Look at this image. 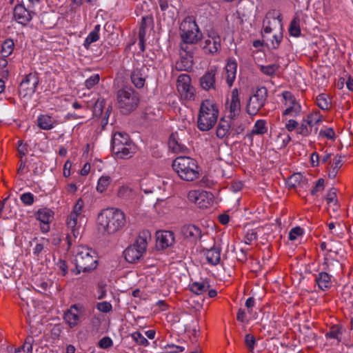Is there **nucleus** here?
<instances>
[{"instance_id": "37", "label": "nucleus", "mask_w": 353, "mask_h": 353, "mask_svg": "<svg viewBox=\"0 0 353 353\" xmlns=\"http://www.w3.org/2000/svg\"><path fill=\"white\" fill-rule=\"evenodd\" d=\"M288 31L290 36L292 37H297L301 34L300 18L299 16H295L292 20Z\"/></svg>"}, {"instance_id": "48", "label": "nucleus", "mask_w": 353, "mask_h": 353, "mask_svg": "<svg viewBox=\"0 0 353 353\" xmlns=\"http://www.w3.org/2000/svg\"><path fill=\"white\" fill-rule=\"evenodd\" d=\"M305 120L309 126L312 127L319 123L321 121V117L317 112H316L314 114H310L307 115Z\"/></svg>"}, {"instance_id": "28", "label": "nucleus", "mask_w": 353, "mask_h": 353, "mask_svg": "<svg viewBox=\"0 0 353 353\" xmlns=\"http://www.w3.org/2000/svg\"><path fill=\"white\" fill-rule=\"evenodd\" d=\"M105 101L102 100H97L93 108V114L95 117H101L103 116L102 124L106 125L108 122V117L110 114V109L108 108L105 111L104 115H103V110L105 105Z\"/></svg>"}, {"instance_id": "63", "label": "nucleus", "mask_w": 353, "mask_h": 353, "mask_svg": "<svg viewBox=\"0 0 353 353\" xmlns=\"http://www.w3.org/2000/svg\"><path fill=\"white\" fill-rule=\"evenodd\" d=\"M342 165V157L336 156L334 159V163L332 166V168L339 170Z\"/></svg>"}, {"instance_id": "31", "label": "nucleus", "mask_w": 353, "mask_h": 353, "mask_svg": "<svg viewBox=\"0 0 353 353\" xmlns=\"http://www.w3.org/2000/svg\"><path fill=\"white\" fill-rule=\"evenodd\" d=\"M230 120L223 117L220 119L216 128V136L219 139H223L230 133Z\"/></svg>"}, {"instance_id": "27", "label": "nucleus", "mask_w": 353, "mask_h": 353, "mask_svg": "<svg viewBox=\"0 0 353 353\" xmlns=\"http://www.w3.org/2000/svg\"><path fill=\"white\" fill-rule=\"evenodd\" d=\"M39 80L35 74L30 73L23 79V90L26 91L23 97L34 93Z\"/></svg>"}, {"instance_id": "59", "label": "nucleus", "mask_w": 353, "mask_h": 353, "mask_svg": "<svg viewBox=\"0 0 353 353\" xmlns=\"http://www.w3.org/2000/svg\"><path fill=\"white\" fill-rule=\"evenodd\" d=\"M299 126V123L294 119H289L285 125V129L288 132H292L295 129H297Z\"/></svg>"}, {"instance_id": "12", "label": "nucleus", "mask_w": 353, "mask_h": 353, "mask_svg": "<svg viewBox=\"0 0 353 353\" xmlns=\"http://www.w3.org/2000/svg\"><path fill=\"white\" fill-rule=\"evenodd\" d=\"M334 263L336 265H340L339 262L336 260L330 261L327 259H325V271L320 272L315 275V283L321 291H327L332 286V276L328 274L327 271H331L330 265H334Z\"/></svg>"}, {"instance_id": "61", "label": "nucleus", "mask_w": 353, "mask_h": 353, "mask_svg": "<svg viewBox=\"0 0 353 353\" xmlns=\"http://www.w3.org/2000/svg\"><path fill=\"white\" fill-rule=\"evenodd\" d=\"M34 195L30 192L23 193V204L32 205L34 203Z\"/></svg>"}, {"instance_id": "6", "label": "nucleus", "mask_w": 353, "mask_h": 353, "mask_svg": "<svg viewBox=\"0 0 353 353\" xmlns=\"http://www.w3.org/2000/svg\"><path fill=\"white\" fill-rule=\"evenodd\" d=\"M150 241H151L150 232L148 230L141 231L136 241L125 250V260L131 263L139 261L145 253Z\"/></svg>"}, {"instance_id": "2", "label": "nucleus", "mask_w": 353, "mask_h": 353, "mask_svg": "<svg viewBox=\"0 0 353 353\" xmlns=\"http://www.w3.org/2000/svg\"><path fill=\"white\" fill-rule=\"evenodd\" d=\"M125 222V214L121 210L105 209L97 217L98 230L103 234H113L121 230Z\"/></svg>"}, {"instance_id": "52", "label": "nucleus", "mask_w": 353, "mask_h": 353, "mask_svg": "<svg viewBox=\"0 0 353 353\" xmlns=\"http://www.w3.org/2000/svg\"><path fill=\"white\" fill-rule=\"evenodd\" d=\"M113 345L112 340L108 337H103L99 342V346L102 349H108Z\"/></svg>"}, {"instance_id": "38", "label": "nucleus", "mask_w": 353, "mask_h": 353, "mask_svg": "<svg viewBox=\"0 0 353 353\" xmlns=\"http://www.w3.org/2000/svg\"><path fill=\"white\" fill-rule=\"evenodd\" d=\"M111 181L112 179L110 176L107 175L101 176L98 180L97 190L100 193L105 192L110 185Z\"/></svg>"}, {"instance_id": "54", "label": "nucleus", "mask_w": 353, "mask_h": 353, "mask_svg": "<svg viewBox=\"0 0 353 353\" xmlns=\"http://www.w3.org/2000/svg\"><path fill=\"white\" fill-rule=\"evenodd\" d=\"M303 230L300 227H295L292 228L289 232V239L294 241L299 236L302 235Z\"/></svg>"}, {"instance_id": "15", "label": "nucleus", "mask_w": 353, "mask_h": 353, "mask_svg": "<svg viewBox=\"0 0 353 353\" xmlns=\"http://www.w3.org/2000/svg\"><path fill=\"white\" fill-rule=\"evenodd\" d=\"M177 90L181 97L190 101L194 98V88L191 85V79L186 74H180L177 79Z\"/></svg>"}, {"instance_id": "19", "label": "nucleus", "mask_w": 353, "mask_h": 353, "mask_svg": "<svg viewBox=\"0 0 353 353\" xmlns=\"http://www.w3.org/2000/svg\"><path fill=\"white\" fill-rule=\"evenodd\" d=\"M263 42L270 49L279 48L283 40V30L276 31L272 33H262Z\"/></svg>"}, {"instance_id": "49", "label": "nucleus", "mask_w": 353, "mask_h": 353, "mask_svg": "<svg viewBox=\"0 0 353 353\" xmlns=\"http://www.w3.org/2000/svg\"><path fill=\"white\" fill-rule=\"evenodd\" d=\"M83 208H84V202L82 199H79L72 211V216H74V214L78 216H82V212L83 211Z\"/></svg>"}, {"instance_id": "3", "label": "nucleus", "mask_w": 353, "mask_h": 353, "mask_svg": "<svg viewBox=\"0 0 353 353\" xmlns=\"http://www.w3.org/2000/svg\"><path fill=\"white\" fill-rule=\"evenodd\" d=\"M172 168L183 181H194L200 177L199 166L194 159L189 157H178L173 161Z\"/></svg>"}, {"instance_id": "41", "label": "nucleus", "mask_w": 353, "mask_h": 353, "mask_svg": "<svg viewBox=\"0 0 353 353\" xmlns=\"http://www.w3.org/2000/svg\"><path fill=\"white\" fill-rule=\"evenodd\" d=\"M316 103L321 109L324 110H328L331 106L327 96L325 94H321L316 97Z\"/></svg>"}, {"instance_id": "17", "label": "nucleus", "mask_w": 353, "mask_h": 353, "mask_svg": "<svg viewBox=\"0 0 353 353\" xmlns=\"http://www.w3.org/2000/svg\"><path fill=\"white\" fill-rule=\"evenodd\" d=\"M83 218V216H78L75 214L72 216V212L68 216L67 227L70 230V232L68 233L67 239L69 244L71 243L72 236L74 237V239H77L80 235V230L81 228V222Z\"/></svg>"}, {"instance_id": "16", "label": "nucleus", "mask_w": 353, "mask_h": 353, "mask_svg": "<svg viewBox=\"0 0 353 353\" xmlns=\"http://www.w3.org/2000/svg\"><path fill=\"white\" fill-rule=\"evenodd\" d=\"M282 94L285 101V105L287 106L286 109L283 112V115L292 117L299 116L302 110L299 102L290 92H283Z\"/></svg>"}, {"instance_id": "50", "label": "nucleus", "mask_w": 353, "mask_h": 353, "mask_svg": "<svg viewBox=\"0 0 353 353\" xmlns=\"http://www.w3.org/2000/svg\"><path fill=\"white\" fill-rule=\"evenodd\" d=\"M319 136L334 140L335 139V132L332 128H327L325 130H321L319 131Z\"/></svg>"}, {"instance_id": "21", "label": "nucleus", "mask_w": 353, "mask_h": 353, "mask_svg": "<svg viewBox=\"0 0 353 353\" xmlns=\"http://www.w3.org/2000/svg\"><path fill=\"white\" fill-rule=\"evenodd\" d=\"M157 246L165 249L174 243V233L171 231H159L157 232Z\"/></svg>"}, {"instance_id": "45", "label": "nucleus", "mask_w": 353, "mask_h": 353, "mask_svg": "<svg viewBox=\"0 0 353 353\" xmlns=\"http://www.w3.org/2000/svg\"><path fill=\"white\" fill-rule=\"evenodd\" d=\"M278 65L275 64H271L268 65H261L260 70L265 75L272 76L276 71L278 70Z\"/></svg>"}, {"instance_id": "42", "label": "nucleus", "mask_w": 353, "mask_h": 353, "mask_svg": "<svg viewBox=\"0 0 353 353\" xmlns=\"http://www.w3.org/2000/svg\"><path fill=\"white\" fill-rule=\"evenodd\" d=\"M311 128L306 123L305 119H303L299 126H298L296 133L303 137H308L311 133Z\"/></svg>"}, {"instance_id": "14", "label": "nucleus", "mask_w": 353, "mask_h": 353, "mask_svg": "<svg viewBox=\"0 0 353 353\" xmlns=\"http://www.w3.org/2000/svg\"><path fill=\"white\" fill-rule=\"evenodd\" d=\"M84 312L85 307L82 304H73L65 311L63 319L70 328H73L79 325L81 316Z\"/></svg>"}, {"instance_id": "39", "label": "nucleus", "mask_w": 353, "mask_h": 353, "mask_svg": "<svg viewBox=\"0 0 353 353\" xmlns=\"http://www.w3.org/2000/svg\"><path fill=\"white\" fill-rule=\"evenodd\" d=\"M117 194L119 198L125 200L132 199L134 196L132 190L128 186L120 187Z\"/></svg>"}, {"instance_id": "33", "label": "nucleus", "mask_w": 353, "mask_h": 353, "mask_svg": "<svg viewBox=\"0 0 353 353\" xmlns=\"http://www.w3.org/2000/svg\"><path fill=\"white\" fill-rule=\"evenodd\" d=\"M210 287L209 282L206 280H203L191 283L190 285V290L196 295H201L206 292Z\"/></svg>"}, {"instance_id": "57", "label": "nucleus", "mask_w": 353, "mask_h": 353, "mask_svg": "<svg viewBox=\"0 0 353 353\" xmlns=\"http://www.w3.org/2000/svg\"><path fill=\"white\" fill-rule=\"evenodd\" d=\"M97 309L102 312H108L112 310V305L107 301L99 303L97 305Z\"/></svg>"}, {"instance_id": "64", "label": "nucleus", "mask_w": 353, "mask_h": 353, "mask_svg": "<svg viewBox=\"0 0 353 353\" xmlns=\"http://www.w3.org/2000/svg\"><path fill=\"white\" fill-rule=\"evenodd\" d=\"M72 167V163L70 161H67L64 164L63 168V176L68 177L70 175V168Z\"/></svg>"}, {"instance_id": "8", "label": "nucleus", "mask_w": 353, "mask_h": 353, "mask_svg": "<svg viewBox=\"0 0 353 353\" xmlns=\"http://www.w3.org/2000/svg\"><path fill=\"white\" fill-rule=\"evenodd\" d=\"M75 264L77 273L89 272L96 268L97 265V257L96 252L85 246L78 248L75 255Z\"/></svg>"}, {"instance_id": "46", "label": "nucleus", "mask_w": 353, "mask_h": 353, "mask_svg": "<svg viewBox=\"0 0 353 353\" xmlns=\"http://www.w3.org/2000/svg\"><path fill=\"white\" fill-rule=\"evenodd\" d=\"M303 180V176L300 173H295L290 176L288 184L291 188H295Z\"/></svg>"}, {"instance_id": "53", "label": "nucleus", "mask_w": 353, "mask_h": 353, "mask_svg": "<svg viewBox=\"0 0 353 353\" xmlns=\"http://www.w3.org/2000/svg\"><path fill=\"white\" fill-rule=\"evenodd\" d=\"M257 233L254 230H248L245 235V243L250 245L253 241L256 240Z\"/></svg>"}, {"instance_id": "9", "label": "nucleus", "mask_w": 353, "mask_h": 353, "mask_svg": "<svg viewBox=\"0 0 353 353\" xmlns=\"http://www.w3.org/2000/svg\"><path fill=\"white\" fill-rule=\"evenodd\" d=\"M268 97V90L265 87L258 88L255 93L250 97L247 106L248 113L255 115L265 104Z\"/></svg>"}, {"instance_id": "62", "label": "nucleus", "mask_w": 353, "mask_h": 353, "mask_svg": "<svg viewBox=\"0 0 353 353\" xmlns=\"http://www.w3.org/2000/svg\"><path fill=\"white\" fill-rule=\"evenodd\" d=\"M340 334V330L337 327H333L331 331L327 333V337L338 339L339 335Z\"/></svg>"}, {"instance_id": "40", "label": "nucleus", "mask_w": 353, "mask_h": 353, "mask_svg": "<svg viewBox=\"0 0 353 353\" xmlns=\"http://www.w3.org/2000/svg\"><path fill=\"white\" fill-rule=\"evenodd\" d=\"M14 49V42L11 39L6 40L1 46V55L7 57L11 54Z\"/></svg>"}, {"instance_id": "60", "label": "nucleus", "mask_w": 353, "mask_h": 353, "mask_svg": "<svg viewBox=\"0 0 353 353\" xmlns=\"http://www.w3.org/2000/svg\"><path fill=\"white\" fill-rule=\"evenodd\" d=\"M245 307L248 310V313L251 314L252 312L253 307L255 305V299L253 297L248 298L245 301Z\"/></svg>"}, {"instance_id": "29", "label": "nucleus", "mask_w": 353, "mask_h": 353, "mask_svg": "<svg viewBox=\"0 0 353 353\" xmlns=\"http://www.w3.org/2000/svg\"><path fill=\"white\" fill-rule=\"evenodd\" d=\"M38 126L45 130H49L54 128L57 121L56 119L48 114H41L37 119Z\"/></svg>"}, {"instance_id": "44", "label": "nucleus", "mask_w": 353, "mask_h": 353, "mask_svg": "<svg viewBox=\"0 0 353 353\" xmlns=\"http://www.w3.org/2000/svg\"><path fill=\"white\" fill-rule=\"evenodd\" d=\"M132 339L139 345L148 346L149 342L147 339L139 332H134L131 334Z\"/></svg>"}, {"instance_id": "55", "label": "nucleus", "mask_w": 353, "mask_h": 353, "mask_svg": "<svg viewBox=\"0 0 353 353\" xmlns=\"http://www.w3.org/2000/svg\"><path fill=\"white\" fill-rule=\"evenodd\" d=\"M14 17L19 23H22V4L18 3L14 9Z\"/></svg>"}, {"instance_id": "56", "label": "nucleus", "mask_w": 353, "mask_h": 353, "mask_svg": "<svg viewBox=\"0 0 353 353\" xmlns=\"http://www.w3.org/2000/svg\"><path fill=\"white\" fill-rule=\"evenodd\" d=\"M324 183L323 179H319L316 181L315 187L311 190V194L314 196L317 192H322L324 190Z\"/></svg>"}, {"instance_id": "11", "label": "nucleus", "mask_w": 353, "mask_h": 353, "mask_svg": "<svg viewBox=\"0 0 353 353\" xmlns=\"http://www.w3.org/2000/svg\"><path fill=\"white\" fill-rule=\"evenodd\" d=\"M282 15L276 10H272L267 13L263 22L262 33H272L283 30Z\"/></svg>"}, {"instance_id": "22", "label": "nucleus", "mask_w": 353, "mask_h": 353, "mask_svg": "<svg viewBox=\"0 0 353 353\" xmlns=\"http://www.w3.org/2000/svg\"><path fill=\"white\" fill-rule=\"evenodd\" d=\"M208 196L206 191L191 190L188 194V199L201 208H207L209 205V201H205Z\"/></svg>"}, {"instance_id": "13", "label": "nucleus", "mask_w": 353, "mask_h": 353, "mask_svg": "<svg viewBox=\"0 0 353 353\" xmlns=\"http://www.w3.org/2000/svg\"><path fill=\"white\" fill-rule=\"evenodd\" d=\"M221 39L220 36L216 32L208 31L207 37L205 38L202 48L205 54L214 56L218 54L221 49Z\"/></svg>"}, {"instance_id": "5", "label": "nucleus", "mask_w": 353, "mask_h": 353, "mask_svg": "<svg viewBox=\"0 0 353 353\" xmlns=\"http://www.w3.org/2000/svg\"><path fill=\"white\" fill-rule=\"evenodd\" d=\"M111 149L118 159H127L131 158L136 152V147L124 132H115L111 141Z\"/></svg>"}, {"instance_id": "7", "label": "nucleus", "mask_w": 353, "mask_h": 353, "mask_svg": "<svg viewBox=\"0 0 353 353\" xmlns=\"http://www.w3.org/2000/svg\"><path fill=\"white\" fill-rule=\"evenodd\" d=\"M117 104L121 112L128 114L134 111L140 101L139 94L131 87H124L117 90Z\"/></svg>"}, {"instance_id": "26", "label": "nucleus", "mask_w": 353, "mask_h": 353, "mask_svg": "<svg viewBox=\"0 0 353 353\" xmlns=\"http://www.w3.org/2000/svg\"><path fill=\"white\" fill-rule=\"evenodd\" d=\"M237 63L235 60H228L225 68L223 77L225 78L227 84L231 87L236 79Z\"/></svg>"}, {"instance_id": "20", "label": "nucleus", "mask_w": 353, "mask_h": 353, "mask_svg": "<svg viewBox=\"0 0 353 353\" xmlns=\"http://www.w3.org/2000/svg\"><path fill=\"white\" fill-rule=\"evenodd\" d=\"M230 114L228 119H234L236 117L241 111V103L237 89H234L231 93V99L227 103Z\"/></svg>"}, {"instance_id": "43", "label": "nucleus", "mask_w": 353, "mask_h": 353, "mask_svg": "<svg viewBox=\"0 0 353 353\" xmlns=\"http://www.w3.org/2000/svg\"><path fill=\"white\" fill-rule=\"evenodd\" d=\"M100 81V76L99 74H93L88 77L84 82L85 87L90 90L97 85Z\"/></svg>"}, {"instance_id": "24", "label": "nucleus", "mask_w": 353, "mask_h": 353, "mask_svg": "<svg viewBox=\"0 0 353 353\" xmlns=\"http://www.w3.org/2000/svg\"><path fill=\"white\" fill-rule=\"evenodd\" d=\"M216 68L215 66H212L201 78L200 83H201V87L204 90H209L210 89L215 88V75H216Z\"/></svg>"}, {"instance_id": "51", "label": "nucleus", "mask_w": 353, "mask_h": 353, "mask_svg": "<svg viewBox=\"0 0 353 353\" xmlns=\"http://www.w3.org/2000/svg\"><path fill=\"white\" fill-rule=\"evenodd\" d=\"M255 343H256V339H255V337L252 334H248L245 335V343L246 346L248 347V348L250 351H253V350L254 348Z\"/></svg>"}, {"instance_id": "58", "label": "nucleus", "mask_w": 353, "mask_h": 353, "mask_svg": "<svg viewBox=\"0 0 353 353\" xmlns=\"http://www.w3.org/2000/svg\"><path fill=\"white\" fill-rule=\"evenodd\" d=\"M327 203L336 205L337 203L336 192L334 189H331L326 197Z\"/></svg>"}, {"instance_id": "30", "label": "nucleus", "mask_w": 353, "mask_h": 353, "mask_svg": "<svg viewBox=\"0 0 353 353\" xmlns=\"http://www.w3.org/2000/svg\"><path fill=\"white\" fill-rule=\"evenodd\" d=\"M221 248L216 245L208 250L205 252V256L208 263L212 265L219 264L221 260Z\"/></svg>"}, {"instance_id": "18", "label": "nucleus", "mask_w": 353, "mask_h": 353, "mask_svg": "<svg viewBox=\"0 0 353 353\" xmlns=\"http://www.w3.org/2000/svg\"><path fill=\"white\" fill-rule=\"evenodd\" d=\"M148 72V68L144 65L133 70L131 74V81L136 88L140 89L144 86Z\"/></svg>"}, {"instance_id": "47", "label": "nucleus", "mask_w": 353, "mask_h": 353, "mask_svg": "<svg viewBox=\"0 0 353 353\" xmlns=\"http://www.w3.org/2000/svg\"><path fill=\"white\" fill-rule=\"evenodd\" d=\"M291 141V137L288 134H279L276 139V142L279 145L280 148H285Z\"/></svg>"}, {"instance_id": "4", "label": "nucleus", "mask_w": 353, "mask_h": 353, "mask_svg": "<svg viewBox=\"0 0 353 353\" xmlns=\"http://www.w3.org/2000/svg\"><path fill=\"white\" fill-rule=\"evenodd\" d=\"M218 117L219 109L216 105L210 99L203 101L198 115V128L201 131L210 130L216 123Z\"/></svg>"}, {"instance_id": "34", "label": "nucleus", "mask_w": 353, "mask_h": 353, "mask_svg": "<svg viewBox=\"0 0 353 353\" xmlns=\"http://www.w3.org/2000/svg\"><path fill=\"white\" fill-rule=\"evenodd\" d=\"M268 132V126L266 121L263 119L257 120L250 134L247 136L250 138H252V135H263Z\"/></svg>"}, {"instance_id": "25", "label": "nucleus", "mask_w": 353, "mask_h": 353, "mask_svg": "<svg viewBox=\"0 0 353 353\" xmlns=\"http://www.w3.org/2000/svg\"><path fill=\"white\" fill-rule=\"evenodd\" d=\"M181 232L183 236L191 242H195L201 237L200 228L194 225H185Z\"/></svg>"}, {"instance_id": "1", "label": "nucleus", "mask_w": 353, "mask_h": 353, "mask_svg": "<svg viewBox=\"0 0 353 353\" xmlns=\"http://www.w3.org/2000/svg\"><path fill=\"white\" fill-rule=\"evenodd\" d=\"M180 55L182 59L181 63H185L181 66L178 63V68L181 70H187L192 66V58L194 51V45L201 40L203 34L198 25L191 17L185 18L180 26Z\"/></svg>"}, {"instance_id": "10", "label": "nucleus", "mask_w": 353, "mask_h": 353, "mask_svg": "<svg viewBox=\"0 0 353 353\" xmlns=\"http://www.w3.org/2000/svg\"><path fill=\"white\" fill-rule=\"evenodd\" d=\"M20 183H17L13 192H11L7 198L2 201L0 205V218L3 217V210L4 205L7 201H9L10 203L12 202V204L10 203V216H12L17 214L18 211H21L20 204L22 203V194L20 193V191L22 190V188L20 187Z\"/></svg>"}, {"instance_id": "32", "label": "nucleus", "mask_w": 353, "mask_h": 353, "mask_svg": "<svg viewBox=\"0 0 353 353\" xmlns=\"http://www.w3.org/2000/svg\"><path fill=\"white\" fill-rule=\"evenodd\" d=\"M168 145L170 149L174 152H185L188 148L179 141L177 134H172L169 139Z\"/></svg>"}, {"instance_id": "23", "label": "nucleus", "mask_w": 353, "mask_h": 353, "mask_svg": "<svg viewBox=\"0 0 353 353\" xmlns=\"http://www.w3.org/2000/svg\"><path fill=\"white\" fill-rule=\"evenodd\" d=\"M37 219L41 222V230L47 232L50 230V222L53 219V212L48 208L39 210L37 213Z\"/></svg>"}, {"instance_id": "35", "label": "nucleus", "mask_w": 353, "mask_h": 353, "mask_svg": "<svg viewBox=\"0 0 353 353\" xmlns=\"http://www.w3.org/2000/svg\"><path fill=\"white\" fill-rule=\"evenodd\" d=\"M101 30V26L97 24L94 26L93 30H92L84 41L83 46L86 49H88L91 43L96 42L99 39V31Z\"/></svg>"}, {"instance_id": "36", "label": "nucleus", "mask_w": 353, "mask_h": 353, "mask_svg": "<svg viewBox=\"0 0 353 353\" xmlns=\"http://www.w3.org/2000/svg\"><path fill=\"white\" fill-rule=\"evenodd\" d=\"M229 119L231 123L230 133H232L233 135H238L244 131L245 125L241 120L236 119V117Z\"/></svg>"}]
</instances>
